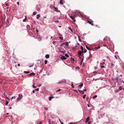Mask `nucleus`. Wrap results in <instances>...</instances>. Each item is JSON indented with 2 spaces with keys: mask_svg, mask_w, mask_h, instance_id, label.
<instances>
[{
  "mask_svg": "<svg viewBox=\"0 0 124 124\" xmlns=\"http://www.w3.org/2000/svg\"><path fill=\"white\" fill-rule=\"evenodd\" d=\"M92 57V55L91 54H90L89 55V56L88 59H90Z\"/></svg>",
  "mask_w": 124,
  "mask_h": 124,
  "instance_id": "obj_16",
  "label": "nucleus"
},
{
  "mask_svg": "<svg viewBox=\"0 0 124 124\" xmlns=\"http://www.w3.org/2000/svg\"><path fill=\"white\" fill-rule=\"evenodd\" d=\"M45 109L46 110L48 109V108H45Z\"/></svg>",
  "mask_w": 124,
  "mask_h": 124,
  "instance_id": "obj_51",
  "label": "nucleus"
},
{
  "mask_svg": "<svg viewBox=\"0 0 124 124\" xmlns=\"http://www.w3.org/2000/svg\"><path fill=\"white\" fill-rule=\"evenodd\" d=\"M61 124H63V123L62 122H61Z\"/></svg>",
  "mask_w": 124,
  "mask_h": 124,
  "instance_id": "obj_63",
  "label": "nucleus"
},
{
  "mask_svg": "<svg viewBox=\"0 0 124 124\" xmlns=\"http://www.w3.org/2000/svg\"><path fill=\"white\" fill-rule=\"evenodd\" d=\"M79 40L80 41V42L82 41V40L80 39L79 38Z\"/></svg>",
  "mask_w": 124,
  "mask_h": 124,
  "instance_id": "obj_43",
  "label": "nucleus"
},
{
  "mask_svg": "<svg viewBox=\"0 0 124 124\" xmlns=\"http://www.w3.org/2000/svg\"><path fill=\"white\" fill-rule=\"evenodd\" d=\"M27 18H26L25 19L23 20V21L24 22H25Z\"/></svg>",
  "mask_w": 124,
  "mask_h": 124,
  "instance_id": "obj_34",
  "label": "nucleus"
},
{
  "mask_svg": "<svg viewBox=\"0 0 124 124\" xmlns=\"http://www.w3.org/2000/svg\"><path fill=\"white\" fill-rule=\"evenodd\" d=\"M63 83V82H62V81H60L58 83H57L58 84H61V83Z\"/></svg>",
  "mask_w": 124,
  "mask_h": 124,
  "instance_id": "obj_39",
  "label": "nucleus"
},
{
  "mask_svg": "<svg viewBox=\"0 0 124 124\" xmlns=\"http://www.w3.org/2000/svg\"><path fill=\"white\" fill-rule=\"evenodd\" d=\"M82 52L81 51H78V55H81L82 54Z\"/></svg>",
  "mask_w": 124,
  "mask_h": 124,
  "instance_id": "obj_5",
  "label": "nucleus"
},
{
  "mask_svg": "<svg viewBox=\"0 0 124 124\" xmlns=\"http://www.w3.org/2000/svg\"><path fill=\"white\" fill-rule=\"evenodd\" d=\"M94 68L95 69H97V67H95Z\"/></svg>",
  "mask_w": 124,
  "mask_h": 124,
  "instance_id": "obj_58",
  "label": "nucleus"
},
{
  "mask_svg": "<svg viewBox=\"0 0 124 124\" xmlns=\"http://www.w3.org/2000/svg\"><path fill=\"white\" fill-rule=\"evenodd\" d=\"M86 48L88 50H91L90 49V48H89L87 46H86Z\"/></svg>",
  "mask_w": 124,
  "mask_h": 124,
  "instance_id": "obj_20",
  "label": "nucleus"
},
{
  "mask_svg": "<svg viewBox=\"0 0 124 124\" xmlns=\"http://www.w3.org/2000/svg\"><path fill=\"white\" fill-rule=\"evenodd\" d=\"M54 98V97H52V96H50V97L49 98V101H51V99L52 98Z\"/></svg>",
  "mask_w": 124,
  "mask_h": 124,
  "instance_id": "obj_17",
  "label": "nucleus"
},
{
  "mask_svg": "<svg viewBox=\"0 0 124 124\" xmlns=\"http://www.w3.org/2000/svg\"><path fill=\"white\" fill-rule=\"evenodd\" d=\"M36 39H38V40L39 41H40L42 40L41 38L40 37H36Z\"/></svg>",
  "mask_w": 124,
  "mask_h": 124,
  "instance_id": "obj_6",
  "label": "nucleus"
},
{
  "mask_svg": "<svg viewBox=\"0 0 124 124\" xmlns=\"http://www.w3.org/2000/svg\"><path fill=\"white\" fill-rule=\"evenodd\" d=\"M34 84H33V88H36V87L35 86H34Z\"/></svg>",
  "mask_w": 124,
  "mask_h": 124,
  "instance_id": "obj_38",
  "label": "nucleus"
},
{
  "mask_svg": "<svg viewBox=\"0 0 124 124\" xmlns=\"http://www.w3.org/2000/svg\"><path fill=\"white\" fill-rule=\"evenodd\" d=\"M49 57V55L48 54L46 55L45 56V57L46 58H48Z\"/></svg>",
  "mask_w": 124,
  "mask_h": 124,
  "instance_id": "obj_8",
  "label": "nucleus"
},
{
  "mask_svg": "<svg viewBox=\"0 0 124 124\" xmlns=\"http://www.w3.org/2000/svg\"><path fill=\"white\" fill-rule=\"evenodd\" d=\"M30 71H24V72L25 73H26V74H28V73H30Z\"/></svg>",
  "mask_w": 124,
  "mask_h": 124,
  "instance_id": "obj_18",
  "label": "nucleus"
},
{
  "mask_svg": "<svg viewBox=\"0 0 124 124\" xmlns=\"http://www.w3.org/2000/svg\"><path fill=\"white\" fill-rule=\"evenodd\" d=\"M39 89L38 88L36 89V90H35V91H39Z\"/></svg>",
  "mask_w": 124,
  "mask_h": 124,
  "instance_id": "obj_45",
  "label": "nucleus"
},
{
  "mask_svg": "<svg viewBox=\"0 0 124 124\" xmlns=\"http://www.w3.org/2000/svg\"><path fill=\"white\" fill-rule=\"evenodd\" d=\"M100 46H99L98 47H96L95 48L96 49H99L100 48Z\"/></svg>",
  "mask_w": 124,
  "mask_h": 124,
  "instance_id": "obj_28",
  "label": "nucleus"
},
{
  "mask_svg": "<svg viewBox=\"0 0 124 124\" xmlns=\"http://www.w3.org/2000/svg\"><path fill=\"white\" fill-rule=\"evenodd\" d=\"M86 96V94H85L84 95L83 97V99H85V96Z\"/></svg>",
  "mask_w": 124,
  "mask_h": 124,
  "instance_id": "obj_29",
  "label": "nucleus"
},
{
  "mask_svg": "<svg viewBox=\"0 0 124 124\" xmlns=\"http://www.w3.org/2000/svg\"><path fill=\"white\" fill-rule=\"evenodd\" d=\"M111 65H112V66H114V65L112 63L111 64Z\"/></svg>",
  "mask_w": 124,
  "mask_h": 124,
  "instance_id": "obj_54",
  "label": "nucleus"
},
{
  "mask_svg": "<svg viewBox=\"0 0 124 124\" xmlns=\"http://www.w3.org/2000/svg\"><path fill=\"white\" fill-rule=\"evenodd\" d=\"M37 13V12H33V15H35Z\"/></svg>",
  "mask_w": 124,
  "mask_h": 124,
  "instance_id": "obj_25",
  "label": "nucleus"
},
{
  "mask_svg": "<svg viewBox=\"0 0 124 124\" xmlns=\"http://www.w3.org/2000/svg\"><path fill=\"white\" fill-rule=\"evenodd\" d=\"M39 124H41L42 123V122H40L39 123H38Z\"/></svg>",
  "mask_w": 124,
  "mask_h": 124,
  "instance_id": "obj_52",
  "label": "nucleus"
},
{
  "mask_svg": "<svg viewBox=\"0 0 124 124\" xmlns=\"http://www.w3.org/2000/svg\"><path fill=\"white\" fill-rule=\"evenodd\" d=\"M13 98L15 99V96H13V97H12V99H12Z\"/></svg>",
  "mask_w": 124,
  "mask_h": 124,
  "instance_id": "obj_46",
  "label": "nucleus"
},
{
  "mask_svg": "<svg viewBox=\"0 0 124 124\" xmlns=\"http://www.w3.org/2000/svg\"><path fill=\"white\" fill-rule=\"evenodd\" d=\"M32 92H33V93H35V91L34 90H33V91H32Z\"/></svg>",
  "mask_w": 124,
  "mask_h": 124,
  "instance_id": "obj_57",
  "label": "nucleus"
},
{
  "mask_svg": "<svg viewBox=\"0 0 124 124\" xmlns=\"http://www.w3.org/2000/svg\"><path fill=\"white\" fill-rule=\"evenodd\" d=\"M61 58L62 60H65L67 59V58L64 56H62L61 57Z\"/></svg>",
  "mask_w": 124,
  "mask_h": 124,
  "instance_id": "obj_3",
  "label": "nucleus"
},
{
  "mask_svg": "<svg viewBox=\"0 0 124 124\" xmlns=\"http://www.w3.org/2000/svg\"><path fill=\"white\" fill-rule=\"evenodd\" d=\"M86 89H85L84 90V91L85 92H86Z\"/></svg>",
  "mask_w": 124,
  "mask_h": 124,
  "instance_id": "obj_59",
  "label": "nucleus"
},
{
  "mask_svg": "<svg viewBox=\"0 0 124 124\" xmlns=\"http://www.w3.org/2000/svg\"><path fill=\"white\" fill-rule=\"evenodd\" d=\"M44 62L45 64H47V60H45L44 61Z\"/></svg>",
  "mask_w": 124,
  "mask_h": 124,
  "instance_id": "obj_24",
  "label": "nucleus"
},
{
  "mask_svg": "<svg viewBox=\"0 0 124 124\" xmlns=\"http://www.w3.org/2000/svg\"><path fill=\"white\" fill-rule=\"evenodd\" d=\"M43 18H46V16H43Z\"/></svg>",
  "mask_w": 124,
  "mask_h": 124,
  "instance_id": "obj_53",
  "label": "nucleus"
},
{
  "mask_svg": "<svg viewBox=\"0 0 124 124\" xmlns=\"http://www.w3.org/2000/svg\"><path fill=\"white\" fill-rule=\"evenodd\" d=\"M65 56L66 57H69V55L67 54H65Z\"/></svg>",
  "mask_w": 124,
  "mask_h": 124,
  "instance_id": "obj_26",
  "label": "nucleus"
},
{
  "mask_svg": "<svg viewBox=\"0 0 124 124\" xmlns=\"http://www.w3.org/2000/svg\"><path fill=\"white\" fill-rule=\"evenodd\" d=\"M40 17V15L38 14L37 15V18L38 19Z\"/></svg>",
  "mask_w": 124,
  "mask_h": 124,
  "instance_id": "obj_14",
  "label": "nucleus"
},
{
  "mask_svg": "<svg viewBox=\"0 0 124 124\" xmlns=\"http://www.w3.org/2000/svg\"><path fill=\"white\" fill-rule=\"evenodd\" d=\"M105 62H103L102 63H100V64L101 65H102V64H105Z\"/></svg>",
  "mask_w": 124,
  "mask_h": 124,
  "instance_id": "obj_31",
  "label": "nucleus"
},
{
  "mask_svg": "<svg viewBox=\"0 0 124 124\" xmlns=\"http://www.w3.org/2000/svg\"><path fill=\"white\" fill-rule=\"evenodd\" d=\"M59 38L60 39H61L62 40L63 39V38L62 37H59Z\"/></svg>",
  "mask_w": 124,
  "mask_h": 124,
  "instance_id": "obj_27",
  "label": "nucleus"
},
{
  "mask_svg": "<svg viewBox=\"0 0 124 124\" xmlns=\"http://www.w3.org/2000/svg\"><path fill=\"white\" fill-rule=\"evenodd\" d=\"M71 86H72V88H74V85L73 84H72V83L71 84Z\"/></svg>",
  "mask_w": 124,
  "mask_h": 124,
  "instance_id": "obj_21",
  "label": "nucleus"
},
{
  "mask_svg": "<svg viewBox=\"0 0 124 124\" xmlns=\"http://www.w3.org/2000/svg\"><path fill=\"white\" fill-rule=\"evenodd\" d=\"M17 4L18 5H19V2H17Z\"/></svg>",
  "mask_w": 124,
  "mask_h": 124,
  "instance_id": "obj_50",
  "label": "nucleus"
},
{
  "mask_svg": "<svg viewBox=\"0 0 124 124\" xmlns=\"http://www.w3.org/2000/svg\"><path fill=\"white\" fill-rule=\"evenodd\" d=\"M81 48L82 50L83 51L84 50V48L82 46H81Z\"/></svg>",
  "mask_w": 124,
  "mask_h": 124,
  "instance_id": "obj_23",
  "label": "nucleus"
},
{
  "mask_svg": "<svg viewBox=\"0 0 124 124\" xmlns=\"http://www.w3.org/2000/svg\"><path fill=\"white\" fill-rule=\"evenodd\" d=\"M115 57L116 59H117V57L116 55H115Z\"/></svg>",
  "mask_w": 124,
  "mask_h": 124,
  "instance_id": "obj_48",
  "label": "nucleus"
},
{
  "mask_svg": "<svg viewBox=\"0 0 124 124\" xmlns=\"http://www.w3.org/2000/svg\"><path fill=\"white\" fill-rule=\"evenodd\" d=\"M97 95H95L93 97V98H96L97 97Z\"/></svg>",
  "mask_w": 124,
  "mask_h": 124,
  "instance_id": "obj_33",
  "label": "nucleus"
},
{
  "mask_svg": "<svg viewBox=\"0 0 124 124\" xmlns=\"http://www.w3.org/2000/svg\"><path fill=\"white\" fill-rule=\"evenodd\" d=\"M83 85V83H81L78 86L82 87Z\"/></svg>",
  "mask_w": 124,
  "mask_h": 124,
  "instance_id": "obj_22",
  "label": "nucleus"
},
{
  "mask_svg": "<svg viewBox=\"0 0 124 124\" xmlns=\"http://www.w3.org/2000/svg\"><path fill=\"white\" fill-rule=\"evenodd\" d=\"M53 38V37L52 36H51V39L52 38Z\"/></svg>",
  "mask_w": 124,
  "mask_h": 124,
  "instance_id": "obj_62",
  "label": "nucleus"
},
{
  "mask_svg": "<svg viewBox=\"0 0 124 124\" xmlns=\"http://www.w3.org/2000/svg\"><path fill=\"white\" fill-rule=\"evenodd\" d=\"M56 22L58 23L59 22V21L58 20H56L55 21Z\"/></svg>",
  "mask_w": 124,
  "mask_h": 124,
  "instance_id": "obj_55",
  "label": "nucleus"
},
{
  "mask_svg": "<svg viewBox=\"0 0 124 124\" xmlns=\"http://www.w3.org/2000/svg\"><path fill=\"white\" fill-rule=\"evenodd\" d=\"M23 96L20 94L19 95V97L17 98V100L18 101L20 100L22 98Z\"/></svg>",
  "mask_w": 124,
  "mask_h": 124,
  "instance_id": "obj_1",
  "label": "nucleus"
},
{
  "mask_svg": "<svg viewBox=\"0 0 124 124\" xmlns=\"http://www.w3.org/2000/svg\"><path fill=\"white\" fill-rule=\"evenodd\" d=\"M9 103V102L8 101H7L6 102V105H7Z\"/></svg>",
  "mask_w": 124,
  "mask_h": 124,
  "instance_id": "obj_44",
  "label": "nucleus"
},
{
  "mask_svg": "<svg viewBox=\"0 0 124 124\" xmlns=\"http://www.w3.org/2000/svg\"><path fill=\"white\" fill-rule=\"evenodd\" d=\"M70 60L71 61H75L74 59V58H72V57H71L70 58Z\"/></svg>",
  "mask_w": 124,
  "mask_h": 124,
  "instance_id": "obj_10",
  "label": "nucleus"
},
{
  "mask_svg": "<svg viewBox=\"0 0 124 124\" xmlns=\"http://www.w3.org/2000/svg\"><path fill=\"white\" fill-rule=\"evenodd\" d=\"M35 73H31L30 74H29V75H35Z\"/></svg>",
  "mask_w": 124,
  "mask_h": 124,
  "instance_id": "obj_13",
  "label": "nucleus"
},
{
  "mask_svg": "<svg viewBox=\"0 0 124 124\" xmlns=\"http://www.w3.org/2000/svg\"><path fill=\"white\" fill-rule=\"evenodd\" d=\"M20 64H18V66H20Z\"/></svg>",
  "mask_w": 124,
  "mask_h": 124,
  "instance_id": "obj_60",
  "label": "nucleus"
},
{
  "mask_svg": "<svg viewBox=\"0 0 124 124\" xmlns=\"http://www.w3.org/2000/svg\"><path fill=\"white\" fill-rule=\"evenodd\" d=\"M61 90L60 89H58V90L56 91V92H57L58 91H61Z\"/></svg>",
  "mask_w": 124,
  "mask_h": 124,
  "instance_id": "obj_41",
  "label": "nucleus"
},
{
  "mask_svg": "<svg viewBox=\"0 0 124 124\" xmlns=\"http://www.w3.org/2000/svg\"><path fill=\"white\" fill-rule=\"evenodd\" d=\"M56 42V41H54L53 42V43L54 44V45H55L56 44H55V43Z\"/></svg>",
  "mask_w": 124,
  "mask_h": 124,
  "instance_id": "obj_30",
  "label": "nucleus"
},
{
  "mask_svg": "<svg viewBox=\"0 0 124 124\" xmlns=\"http://www.w3.org/2000/svg\"><path fill=\"white\" fill-rule=\"evenodd\" d=\"M70 17L71 18L74 22H75L76 21V20L75 19V16H70Z\"/></svg>",
  "mask_w": 124,
  "mask_h": 124,
  "instance_id": "obj_2",
  "label": "nucleus"
},
{
  "mask_svg": "<svg viewBox=\"0 0 124 124\" xmlns=\"http://www.w3.org/2000/svg\"><path fill=\"white\" fill-rule=\"evenodd\" d=\"M119 89L120 90H121L122 89V87L121 86H120L119 87Z\"/></svg>",
  "mask_w": 124,
  "mask_h": 124,
  "instance_id": "obj_32",
  "label": "nucleus"
},
{
  "mask_svg": "<svg viewBox=\"0 0 124 124\" xmlns=\"http://www.w3.org/2000/svg\"><path fill=\"white\" fill-rule=\"evenodd\" d=\"M83 59H82L81 60V62H80V65H82V62H83Z\"/></svg>",
  "mask_w": 124,
  "mask_h": 124,
  "instance_id": "obj_19",
  "label": "nucleus"
},
{
  "mask_svg": "<svg viewBox=\"0 0 124 124\" xmlns=\"http://www.w3.org/2000/svg\"><path fill=\"white\" fill-rule=\"evenodd\" d=\"M62 81V82H63V83H66L67 82L66 80H65L63 79Z\"/></svg>",
  "mask_w": 124,
  "mask_h": 124,
  "instance_id": "obj_15",
  "label": "nucleus"
},
{
  "mask_svg": "<svg viewBox=\"0 0 124 124\" xmlns=\"http://www.w3.org/2000/svg\"><path fill=\"white\" fill-rule=\"evenodd\" d=\"M78 91H79V92H81L83 94H84V92L83 91H81L79 90H78Z\"/></svg>",
  "mask_w": 124,
  "mask_h": 124,
  "instance_id": "obj_11",
  "label": "nucleus"
},
{
  "mask_svg": "<svg viewBox=\"0 0 124 124\" xmlns=\"http://www.w3.org/2000/svg\"><path fill=\"white\" fill-rule=\"evenodd\" d=\"M54 9L56 10V11H57L58 10L57 8L56 7H54Z\"/></svg>",
  "mask_w": 124,
  "mask_h": 124,
  "instance_id": "obj_36",
  "label": "nucleus"
},
{
  "mask_svg": "<svg viewBox=\"0 0 124 124\" xmlns=\"http://www.w3.org/2000/svg\"><path fill=\"white\" fill-rule=\"evenodd\" d=\"M9 108H10V109H11L12 108L11 107H9Z\"/></svg>",
  "mask_w": 124,
  "mask_h": 124,
  "instance_id": "obj_64",
  "label": "nucleus"
},
{
  "mask_svg": "<svg viewBox=\"0 0 124 124\" xmlns=\"http://www.w3.org/2000/svg\"><path fill=\"white\" fill-rule=\"evenodd\" d=\"M101 67L102 68H105V66L104 65H102L101 66Z\"/></svg>",
  "mask_w": 124,
  "mask_h": 124,
  "instance_id": "obj_40",
  "label": "nucleus"
},
{
  "mask_svg": "<svg viewBox=\"0 0 124 124\" xmlns=\"http://www.w3.org/2000/svg\"><path fill=\"white\" fill-rule=\"evenodd\" d=\"M89 120V117H88L86 119V123H87L88 121Z\"/></svg>",
  "mask_w": 124,
  "mask_h": 124,
  "instance_id": "obj_7",
  "label": "nucleus"
},
{
  "mask_svg": "<svg viewBox=\"0 0 124 124\" xmlns=\"http://www.w3.org/2000/svg\"><path fill=\"white\" fill-rule=\"evenodd\" d=\"M49 124H51V121H49Z\"/></svg>",
  "mask_w": 124,
  "mask_h": 124,
  "instance_id": "obj_47",
  "label": "nucleus"
},
{
  "mask_svg": "<svg viewBox=\"0 0 124 124\" xmlns=\"http://www.w3.org/2000/svg\"><path fill=\"white\" fill-rule=\"evenodd\" d=\"M87 51V50L86 49H85L84 50V53H86Z\"/></svg>",
  "mask_w": 124,
  "mask_h": 124,
  "instance_id": "obj_35",
  "label": "nucleus"
},
{
  "mask_svg": "<svg viewBox=\"0 0 124 124\" xmlns=\"http://www.w3.org/2000/svg\"><path fill=\"white\" fill-rule=\"evenodd\" d=\"M60 4H61L62 5L63 4L62 0H60Z\"/></svg>",
  "mask_w": 124,
  "mask_h": 124,
  "instance_id": "obj_12",
  "label": "nucleus"
},
{
  "mask_svg": "<svg viewBox=\"0 0 124 124\" xmlns=\"http://www.w3.org/2000/svg\"><path fill=\"white\" fill-rule=\"evenodd\" d=\"M69 28L70 29V31L71 32H72L73 31L72 30V29H71V28L70 27H69Z\"/></svg>",
  "mask_w": 124,
  "mask_h": 124,
  "instance_id": "obj_37",
  "label": "nucleus"
},
{
  "mask_svg": "<svg viewBox=\"0 0 124 124\" xmlns=\"http://www.w3.org/2000/svg\"><path fill=\"white\" fill-rule=\"evenodd\" d=\"M74 91H75L76 93H78V92L77 90H73Z\"/></svg>",
  "mask_w": 124,
  "mask_h": 124,
  "instance_id": "obj_42",
  "label": "nucleus"
},
{
  "mask_svg": "<svg viewBox=\"0 0 124 124\" xmlns=\"http://www.w3.org/2000/svg\"><path fill=\"white\" fill-rule=\"evenodd\" d=\"M87 21L88 23H89L90 24H91L92 25H93V24L92 22L89 20H88Z\"/></svg>",
  "mask_w": 124,
  "mask_h": 124,
  "instance_id": "obj_4",
  "label": "nucleus"
},
{
  "mask_svg": "<svg viewBox=\"0 0 124 124\" xmlns=\"http://www.w3.org/2000/svg\"><path fill=\"white\" fill-rule=\"evenodd\" d=\"M87 106H88V107H90V106L89 105V104H87Z\"/></svg>",
  "mask_w": 124,
  "mask_h": 124,
  "instance_id": "obj_61",
  "label": "nucleus"
},
{
  "mask_svg": "<svg viewBox=\"0 0 124 124\" xmlns=\"http://www.w3.org/2000/svg\"><path fill=\"white\" fill-rule=\"evenodd\" d=\"M64 44H65V45L67 46H68L69 45V44L68 42H66Z\"/></svg>",
  "mask_w": 124,
  "mask_h": 124,
  "instance_id": "obj_9",
  "label": "nucleus"
},
{
  "mask_svg": "<svg viewBox=\"0 0 124 124\" xmlns=\"http://www.w3.org/2000/svg\"><path fill=\"white\" fill-rule=\"evenodd\" d=\"M36 31H37V34H38V29H36Z\"/></svg>",
  "mask_w": 124,
  "mask_h": 124,
  "instance_id": "obj_49",
  "label": "nucleus"
},
{
  "mask_svg": "<svg viewBox=\"0 0 124 124\" xmlns=\"http://www.w3.org/2000/svg\"><path fill=\"white\" fill-rule=\"evenodd\" d=\"M41 86V84H40L39 85V87H40V86Z\"/></svg>",
  "mask_w": 124,
  "mask_h": 124,
  "instance_id": "obj_56",
  "label": "nucleus"
}]
</instances>
